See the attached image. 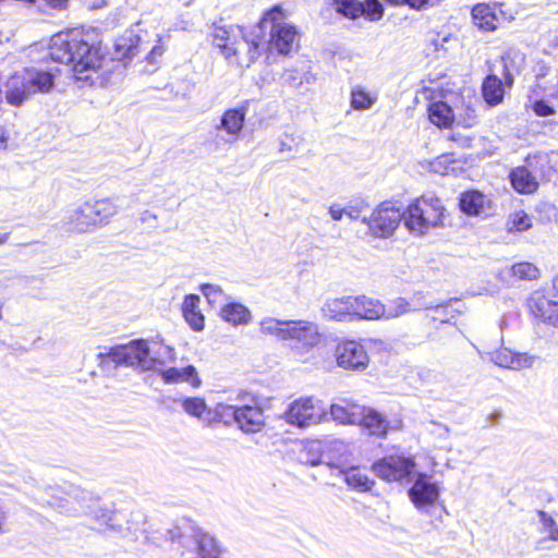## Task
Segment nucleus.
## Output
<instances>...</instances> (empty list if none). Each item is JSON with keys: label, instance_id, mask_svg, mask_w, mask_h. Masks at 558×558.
Wrapping results in <instances>:
<instances>
[{"label": "nucleus", "instance_id": "f257e3e1", "mask_svg": "<svg viewBox=\"0 0 558 558\" xmlns=\"http://www.w3.org/2000/svg\"><path fill=\"white\" fill-rule=\"evenodd\" d=\"M49 56L54 62L71 66L77 81L90 85L95 84L94 74H98L105 60L98 34L78 28L53 35Z\"/></svg>", "mask_w": 558, "mask_h": 558}, {"label": "nucleus", "instance_id": "f03ea898", "mask_svg": "<svg viewBox=\"0 0 558 558\" xmlns=\"http://www.w3.org/2000/svg\"><path fill=\"white\" fill-rule=\"evenodd\" d=\"M165 537L170 543V549L177 555L193 554L195 558H219L220 551L216 539L191 520L183 519L167 530Z\"/></svg>", "mask_w": 558, "mask_h": 558}, {"label": "nucleus", "instance_id": "7ed1b4c3", "mask_svg": "<svg viewBox=\"0 0 558 558\" xmlns=\"http://www.w3.org/2000/svg\"><path fill=\"white\" fill-rule=\"evenodd\" d=\"M213 45L220 49L221 54L229 61L246 49L247 60L235 59L240 66H250L260 56L259 41L248 40L239 26H216L213 32Z\"/></svg>", "mask_w": 558, "mask_h": 558}, {"label": "nucleus", "instance_id": "20e7f679", "mask_svg": "<svg viewBox=\"0 0 558 558\" xmlns=\"http://www.w3.org/2000/svg\"><path fill=\"white\" fill-rule=\"evenodd\" d=\"M403 213L405 227L410 232L418 235L444 223L445 207L436 196H422L409 205Z\"/></svg>", "mask_w": 558, "mask_h": 558}, {"label": "nucleus", "instance_id": "39448f33", "mask_svg": "<svg viewBox=\"0 0 558 558\" xmlns=\"http://www.w3.org/2000/svg\"><path fill=\"white\" fill-rule=\"evenodd\" d=\"M270 28L268 47L280 54H289L298 46L299 34L296 27L287 22L281 5H274L266 11L259 22V29Z\"/></svg>", "mask_w": 558, "mask_h": 558}, {"label": "nucleus", "instance_id": "423d86ee", "mask_svg": "<svg viewBox=\"0 0 558 558\" xmlns=\"http://www.w3.org/2000/svg\"><path fill=\"white\" fill-rule=\"evenodd\" d=\"M53 84L54 77L50 72L26 70L24 74H15L9 78L5 86V99L10 105L17 107L31 94L48 92Z\"/></svg>", "mask_w": 558, "mask_h": 558}, {"label": "nucleus", "instance_id": "0eeeda50", "mask_svg": "<svg viewBox=\"0 0 558 558\" xmlns=\"http://www.w3.org/2000/svg\"><path fill=\"white\" fill-rule=\"evenodd\" d=\"M106 357L117 365L131 366L141 371H150L153 366L150 345L144 339H136L126 344L111 347L106 352L97 354V359L100 361Z\"/></svg>", "mask_w": 558, "mask_h": 558}, {"label": "nucleus", "instance_id": "6e6552de", "mask_svg": "<svg viewBox=\"0 0 558 558\" xmlns=\"http://www.w3.org/2000/svg\"><path fill=\"white\" fill-rule=\"evenodd\" d=\"M327 416L324 403L312 397L300 398L291 402L283 413L290 425L306 428L319 424Z\"/></svg>", "mask_w": 558, "mask_h": 558}, {"label": "nucleus", "instance_id": "1a4fd4ad", "mask_svg": "<svg viewBox=\"0 0 558 558\" xmlns=\"http://www.w3.org/2000/svg\"><path fill=\"white\" fill-rule=\"evenodd\" d=\"M218 414L227 424L232 420L244 433H257L265 425L263 409L254 404H218Z\"/></svg>", "mask_w": 558, "mask_h": 558}, {"label": "nucleus", "instance_id": "9d476101", "mask_svg": "<svg viewBox=\"0 0 558 558\" xmlns=\"http://www.w3.org/2000/svg\"><path fill=\"white\" fill-rule=\"evenodd\" d=\"M402 220L404 213L390 203L380 204L369 217L362 218L371 234L383 239L391 236Z\"/></svg>", "mask_w": 558, "mask_h": 558}, {"label": "nucleus", "instance_id": "9b49d317", "mask_svg": "<svg viewBox=\"0 0 558 558\" xmlns=\"http://www.w3.org/2000/svg\"><path fill=\"white\" fill-rule=\"evenodd\" d=\"M287 340L292 350L307 353L320 341V333L316 323L308 320H289Z\"/></svg>", "mask_w": 558, "mask_h": 558}, {"label": "nucleus", "instance_id": "f8f14e48", "mask_svg": "<svg viewBox=\"0 0 558 558\" xmlns=\"http://www.w3.org/2000/svg\"><path fill=\"white\" fill-rule=\"evenodd\" d=\"M414 466L415 462L412 458L389 456L375 462L372 469L378 477L395 482L408 477L413 472Z\"/></svg>", "mask_w": 558, "mask_h": 558}, {"label": "nucleus", "instance_id": "ddd939ff", "mask_svg": "<svg viewBox=\"0 0 558 558\" xmlns=\"http://www.w3.org/2000/svg\"><path fill=\"white\" fill-rule=\"evenodd\" d=\"M335 355L338 366L345 369L364 371L369 361L365 348L355 340L339 342Z\"/></svg>", "mask_w": 558, "mask_h": 558}, {"label": "nucleus", "instance_id": "4468645a", "mask_svg": "<svg viewBox=\"0 0 558 558\" xmlns=\"http://www.w3.org/2000/svg\"><path fill=\"white\" fill-rule=\"evenodd\" d=\"M460 210L468 216L488 217L495 210L492 198L478 190H468L459 196Z\"/></svg>", "mask_w": 558, "mask_h": 558}, {"label": "nucleus", "instance_id": "2eb2a0df", "mask_svg": "<svg viewBox=\"0 0 558 558\" xmlns=\"http://www.w3.org/2000/svg\"><path fill=\"white\" fill-rule=\"evenodd\" d=\"M527 307L535 318L558 328V302L548 299L539 291H535L527 299Z\"/></svg>", "mask_w": 558, "mask_h": 558}, {"label": "nucleus", "instance_id": "dca6fc26", "mask_svg": "<svg viewBox=\"0 0 558 558\" xmlns=\"http://www.w3.org/2000/svg\"><path fill=\"white\" fill-rule=\"evenodd\" d=\"M439 493L437 483L432 482L427 474L421 473L409 489V497L417 508H421L433 505L439 497Z\"/></svg>", "mask_w": 558, "mask_h": 558}, {"label": "nucleus", "instance_id": "f3484780", "mask_svg": "<svg viewBox=\"0 0 558 558\" xmlns=\"http://www.w3.org/2000/svg\"><path fill=\"white\" fill-rule=\"evenodd\" d=\"M471 14L474 25L484 32L497 29L500 22L505 19L504 12L497 3H478L473 7Z\"/></svg>", "mask_w": 558, "mask_h": 558}, {"label": "nucleus", "instance_id": "a211bd4d", "mask_svg": "<svg viewBox=\"0 0 558 558\" xmlns=\"http://www.w3.org/2000/svg\"><path fill=\"white\" fill-rule=\"evenodd\" d=\"M245 116L244 107L228 109L223 112L216 130L226 132L227 138H222L225 143L232 144L239 138L244 126Z\"/></svg>", "mask_w": 558, "mask_h": 558}, {"label": "nucleus", "instance_id": "6ab92c4d", "mask_svg": "<svg viewBox=\"0 0 558 558\" xmlns=\"http://www.w3.org/2000/svg\"><path fill=\"white\" fill-rule=\"evenodd\" d=\"M535 157L529 156L525 160L526 165L519 166L511 170L510 181L513 189L521 194H530L538 189V182L530 168L533 167Z\"/></svg>", "mask_w": 558, "mask_h": 558}, {"label": "nucleus", "instance_id": "aec40b11", "mask_svg": "<svg viewBox=\"0 0 558 558\" xmlns=\"http://www.w3.org/2000/svg\"><path fill=\"white\" fill-rule=\"evenodd\" d=\"M353 311V295L328 299L322 306L323 317L338 322L352 320Z\"/></svg>", "mask_w": 558, "mask_h": 558}, {"label": "nucleus", "instance_id": "412c9836", "mask_svg": "<svg viewBox=\"0 0 558 558\" xmlns=\"http://www.w3.org/2000/svg\"><path fill=\"white\" fill-rule=\"evenodd\" d=\"M489 356L496 365L510 369L529 368L534 362V356L526 353H513L507 348L496 350L489 353Z\"/></svg>", "mask_w": 558, "mask_h": 558}, {"label": "nucleus", "instance_id": "4be33fe9", "mask_svg": "<svg viewBox=\"0 0 558 558\" xmlns=\"http://www.w3.org/2000/svg\"><path fill=\"white\" fill-rule=\"evenodd\" d=\"M353 318L357 319H381L384 313V304L373 298L366 295H353Z\"/></svg>", "mask_w": 558, "mask_h": 558}, {"label": "nucleus", "instance_id": "5701e85b", "mask_svg": "<svg viewBox=\"0 0 558 558\" xmlns=\"http://www.w3.org/2000/svg\"><path fill=\"white\" fill-rule=\"evenodd\" d=\"M363 405L347 400L330 405V416L340 424H357L363 418Z\"/></svg>", "mask_w": 558, "mask_h": 558}, {"label": "nucleus", "instance_id": "b1692460", "mask_svg": "<svg viewBox=\"0 0 558 558\" xmlns=\"http://www.w3.org/2000/svg\"><path fill=\"white\" fill-rule=\"evenodd\" d=\"M87 214L92 215L96 226L107 223L119 210V205L110 198H102L95 202L84 203Z\"/></svg>", "mask_w": 558, "mask_h": 558}, {"label": "nucleus", "instance_id": "393cba45", "mask_svg": "<svg viewBox=\"0 0 558 558\" xmlns=\"http://www.w3.org/2000/svg\"><path fill=\"white\" fill-rule=\"evenodd\" d=\"M357 424L366 428L371 435L377 437H385L389 428V422L381 413L365 407L363 418Z\"/></svg>", "mask_w": 558, "mask_h": 558}, {"label": "nucleus", "instance_id": "a878e982", "mask_svg": "<svg viewBox=\"0 0 558 558\" xmlns=\"http://www.w3.org/2000/svg\"><path fill=\"white\" fill-rule=\"evenodd\" d=\"M201 299L196 294H187L182 304V313L186 323L192 329L201 331L204 329V315L199 310Z\"/></svg>", "mask_w": 558, "mask_h": 558}, {"label": "nucleus", "instance_id": "bb28decb", "mask_svg": "<svg viewBox=\"0 0 558 558\" xmlns=\"http://www.w3.org/2000/svg\"><path fill=\"white\" fill-rule=\"evenodd\" d=\"M538 269L535 265L529 262H521L513 264L511 267H506L499 274L500 279L507 283H511V279L519 280H533L538 277Z\"/></svg>", "mask_w": 558, "mask_h": 558}, {"label": "nucleus", "instance_id": "cd10ccee", "mask_svg": "<svg viewBox=\"0 0 558 558\" xmlns=\"http://www.w3.org/2000/svg\"><path fill=\"white\" fill-rule=\"evenodd\" d=\"M482 94L485 102L495 107L504 100L505 88L501 80L495 74L485 77L482 84Z\"/></svg>", "mask_w": 558, "mask_h": 558}, {"label": "nucleus", "instance_id": "c85d7f7f", "mask_svg": "<svg viewBox=\"0 0 558 558\" xmlns=\"http://www.w3.org/2000/svg\"><path fill=\"white\" fill-rule=\"evenodd\" d=\"M66 223L69 225V230L75 231L78 233L88 232L92 229L96 228V223L92 215L87 214V208L85 204L73 209L66 217Z\"/></svg>", "mask_w": 558, "mask_h": 558}, {"label": "nucleus", "instance_id": "c756f323", "mask_svg": "<svg viewBox=\"0 0 558 558\" xmlns=\"http://www.w3.org/2000/svg\"><path fill=\"white\" fill-rule=\"evenodd\" d=\"M162 380L166 384H174L180 381L190 383L193 386L199 385V379L194 366L189 365L183 368L169 367L159 369Z\"/></svg>", "mask_w": 558, "mask_h": 558}, {"label": "nucleus", "instance_id": "7c9ffc66", "mask_svg": "<svg viewBox=\"0 0 558 558\" xmlns=\"http://www.w3.org/2000/svg\"><path fill=\"white\" fill-rule=\"evenodd\" d=\"M220 316L234 326L246 325L252 318L250 310L238 302H227L220 310Z\"/></svg>", "mask_w": 558, "mask_h": 558}, {"label": "nucleus", "instance_id": "2f4dec72", "mask_svg": "<svg viewBox=\"0 0 558 558\" xmlns=\"http://www.w3.org/2000/svg\"><path fill=\"white\" fill-rule=\"evenodd\" d=\"M117 56L121 59H132L136 57L143 49L137 35L126 32L119 37L114 44Z\"/></svg>", "mask_w": 558, "mask_h": 558}, {"label": "nucleus", "instance_id": "473e14b6", "mask_svg": "<svg viewBox=\"0 0 558 558\" xmlns=\"http://www.w3.org/2000/svg\"><path fill=\"white\" fill-rule=\"evenodd\" d=\"M428 117L438 128H450L454 121L452 108L445 101H434L428 107Z\"/></svg>", "mask_w": 558, "mask_h": 558}, {"label": "nucleus", "instance_id": "72a5a7b5", "mask_svg": "<svg viewBox=\"0 0 558 558\" xmlns=\"http://www.w3.org/2000/svg\"><path fill=\"white\" fill-rule=\"evenodd\" d=\"M342 475L348 486L360 493L369 492L375 484V482L357 466L343 470Z\"/></svg>", "mask_w": 558, "mask_h": 558}, {"label": "nucleus", "instance_id": "f704fd0d", "mask_svg": "<svg viewBox=\"0 0 558 558\" xmlns=\"http://www.w3.org/2000/svg\"><path fill=\"white\" fill-rule=\"evenodd\" d=\"M281 78L290 87L300 88L304 84H314L316 75L304 64L301 69H287Z\"/></svg>", "mask_w": 558, "mask_h": 558}, {"label": "nucleus", "instance_id": "c9c22d12", "mask_svg": "<svg viewBox=\"0 0 558 558\" xmlns=\"http://www.w3.org/2000/svg\"><path fill=\"white\" fill-rule=\"evenodd\" d=\"M151 344L150 360L153 362V366L150 371H159L168 363H172L174 361L173 348L163 344L161 341H151Z\"/></svg>", "mask_w": 558, "mask_h": 558}, {"label": "nucleus", "instance_id": "e433bc0d", "mask_svg": "<svg viewBox=\"0 0 558 558\" xmlns=\"http://www.w3.org/2000/svg\"><path fill=\"white\" fill-rule=\"evenodd\" d=\"M82 508L86 514L92 515L95 520L110 525L111 529L122 533L121 529H118L114 524H110V522L113 521L114 515V512L110 507L101 506L98 500H96L93 501L92 505L82 506Z\"/></svg>", "mask_w": 558, "mask_h": 558}, {"label": "nucleus", "instance_id": "4c0bfd02", "mask_svg": "<svg viewBox=\"0 0 558 558\" xmlns=\"http://www.w3.org/2000/svg\"><path fill=\"white\" fill-rule=\"evenodd\" d=\"M289 320H280L272 317H266L259 323L262 333L275 336L279 340H287Z\"/></svg>", "mask_w": 558, "mask_h": 558}, {"label": "nucleus", "instance_id": "58836bf2", "mask_svg": "<svg viewBox=\"0 0 558 558\" xmlns=\"http://www.w3.org/2000/svg\"><path fill=\"white\" fill-rule=\"evenodd\" d=\"M337 13L355 20L361 16L362 1L360 0H332Z\"/></svg>", "mask_w": 558, "mask_h": 558}, {"label": "nucleus", "instance_id": "ea45409f", "mask_svg": "<svg viewBox=\"0 0 558 558\" xmlns=\"http://www.w3.org/2000/svg\"><path fill=\"white\" fill-rule=\"evenodd\" d=\"M410 303L403 298H397L387 304H384L381 319H393L411 311Z\"/></svg>", "mask_w": 558, "mask_h": 558}, {"label": "nucleus", "instance_id": "a19ab883", "mask_svg": "<svg viewBox=\"0 0 558 558\" xmlns=\"http://www.w3.org/2000/svg\"><path fill=\"white\" fill-rule=\"evenodd\" d=\"M376 101V97L372 96L364 88L356 86L351 90V106L354 110L369 109Z\"/></svg>", "mask_w": 558, "mask_h": 558}, {"label": "nucleus", "instance_id": "79ce46f5", "mask_svg": "<svg viewBox=\"0 0 558 558\" xmlns=\"http://www.w3.org/2000/svg\"><path fill=\"white\" fill-rule=\"evenodd\" d=\"M361 11V16L371 22H377L383 19L385 8L379 0H364L362 1Z\"/></svg>", "mask_w": 558, "mask_h": 558}, {"label": "nucleus", "instance_id": "37998d69", "mask_svg": "<svg viewBox=\"0 0 558 558\" xmlns=\"http://www.w3.org/2000/svg\"><path fill=\"white\" fill-rule=\"evenodd\" d=\"M201 291L211 305L229 302V296L217 284L203 283L201 284Z\"/></svg>", "mask_w": 558, "mask_h": 558}, {"label": "nucleus", "instance_id": "c03bdc74", "mask_svg": "<svg viewBox=\"0 0 558 558\" xmlns=\"http://www.w3.org/2000/svg\"><path fill=\"white\" fill-rule=\"evenodd\" d=\"M504 70L520 73L524 64V54L515 49L508 50L502 57Z\"/></svg>", "mask_w": 558, "mask_h": 558}, {"label": "nucleus", "instance_id": "a18cd8bd", "mask_svg": "<svg viewBox=\"0 0 558 558\" xmlns=\"http://www.w3.org/2000/svg\"><path fill=\"white\" fill-rule=\"evenodd\" d=\"M426 308L434 310L441 323H449L457 314L462 313L460 307L452 308L451 301L446 304L427 305Z\"/></svg>", "mask_w": 558, "mask_h": 558}, {"label": "nucleus", "instance_id": "49530a36", "mask_svg": "<svg viewBox=\"0 0 558 558\" xmlns=\"http://www.w3.org/2000/svg\"><path fill=\"white\" fill-rule=\"evenodd\" d=\"M183 410L193 416L201 417L206 410V403L204 399L198 397H189L182 400Z\"/></svg>", "mask_w": 558, "mask_h": 558}, {"label": "nucleus", "instance_id": "de8ad7c7", "mask_svg": "<svg viewBox=\"0 0 558 558\" xmlns=\"http://www.w3.org/2000/svg\"><path fill=\"white\" fill-rule=\"evenodd\" d=\"M537 515L542 523V532L547 533L549 539L558 541V526L555 520L543 510H538Z\"/></svg>", "mask_w": 558, "mask_h": 558}, {"label": "nucleus", "instance_id": "09e8293b", "mask_svg": "<svg viewBox=\"0 0 558 558\" xmlns=\"http://www.w3.org/2000/svg\"><path fill=\"white\" fill-rule=\"evenodd\" d=\"M146 523V518L145 515L137 511V512H133L131 514V520L128 522V526H126V530H128V533L123 534V536H134L135 538L137 537L136 535V532L141 531V532H145V529H144V525Z\"/></svg>", "mask_w": 558, "mask_h": 558}, {"label": "nucleus", "instance_id": "8fccbe9b", "mask_svg": "<svg viewBox=\"0 0 558 558\" xmlns=\"http://www.w3.org/2000/svg\"><path fill=\"white\" fill-rule=\"evenodd\" d=\"M532 226V220L524 211L515 213L509 222L510 231H525Z\"/></svg>", "mask_w": 558, "mask_h": 558}, {"label": "nucleus", "instance_id": "3c124183", "mask_svg": "<svg viewBox=\"0 0 558 558\" xmlns=\"http://www.w3.org/2000/svg\"><path fill=\"white\" fill-rule=\"evenodd\" d=\"M300 142L301 138L299 136L284 134L280 140L279 150L281 153L292 151L294 147H296L300 144Z\"/></svg>", "mask_w": 558, "mask_h": 558}, {"label": "nucleus", "instance_id": "603ef678", "mask_svg": "<svg viewBox=\"0 0 558 558\" xmlns=\"http://www.w3.org/2000/svg\"><path fill=\"white\" fill-rule=\"evenodd\" d=\"M533 111L539 117H548L555 113L554 107L543 99L534 101Z\"/></svg>", "mask_w": 558, "mask_h": 558}, {"label": "nucleus", "instance_id": "864d4df0", "mask_svg": "<svg viewBox=\"0 0 558 558\" xmlns=\"http://www.w3.org/2000/svg\"><path fill=\"white\" fill-rule=\"evenodd\" d=\"M364 204L361 202L357 205H349L345 208V216H348L352 220H357L361 218V213L363 210Z\"/></svg>", "mask_w": 558, "mask_h": 558}, {"label": "nucleus", "instance_id": "5fc2aeb1", "mask_svg": "<svg viewBox=\"0 0 558 558\" xmlns=\"http://www.w3.org/2000/svg\"><path fill=\"white\" fill-rule=\"evenodd\" d=\"M329 214L335 221H340L343 216H345V208H342L337 204H332L329 207Z\"/></svg>", "mask_w": 558, "mask_h": 558}, {"label": "nucleus", "instance_id": "6e6d98bb", "mask_svg": "<svg viewBox=\"0 0 558 558\" xmlns=\"http://www.w3.org/2000/svg\"><path fill=\"white\" fill-rule=\"evenodd\" d=\"M141 221L148 225V227L155 228L157 216L149 210H145L141 214Z\"/></svg>", "mask_w": 558, "mask_h": 558}, {"label": "nucleus", "instance_id": "4d7b16f0", "mask_svg": "<svg viewBox=\"0 0 558 558\" xmlns=\"http://www.w3.org/2000/svg\"><path fill=\"white\" fill-rule=\"evenodd\" d=\"M163 50L165 49L161 45H155L146 57L147 61L154 63L156 61V58L160 57L163 53Z\"/></svg>", "mask_w": 558, "mask_h": 558}, {"label": "nucleus", "instance_id": "13d9d810", "mask_svg": "<svg viewBox=\"0 0 558 558\" xmlns=\"http://www.w3.org/2000/svg\"><path fill=\"white\" fill-rule=\"evenodd\" d=\"M428 0H403V3L415 10H421L427 4Z\"/></svg>", "mask_w": 558, "mask_h": 558}, {"label": "nucleus", "instance_id": "bf43d9fd", "mask_svg": "<svg viewBox=\"0 0 558 558\" xmlns=\"http://www.w3.org/2000/svg\"><path fill=\"white\" fill-rule=\"evenodd\" d=\"M9 133L5 129L0 128V149H5L8 146Z\"/></svg>", "mask_w": 558, "mask_h": 558}, {"label": "nucleus", "instance_id": "052dcab7", "mask_svg": "<svg viewBox=\"0 0 558 558\" xmlns=\"http://www.w3.org/2000/svg\"><path fill=\"white\" fill-rule=\"evenodd\" d=\"M514 74V72L504 70L505 83L508 87H511L513 85Z\"/></svg>", "mask_w": 558, "mask_h": 558}, {"label": "nucleus", "instance_id": "680f3d73", "mask_svg": "<svg viewBox=\"0 0 558 558\" xmlns=\"http://www.w3.org/2000/svg\"><path fill=\"white\" fill-rule=\"evenodd\" d=\"M470 119L472 120V122H470L468 126H472L475 123L476 117L473 114L472 117H470Z\"/></svg>", "mask_w": 558, "mask_h": 558}, {"label": "nucleus", "instance_id": "e2e57ef3", "mask_svg": "<svg viewBox=\"0 0 558 558\" xmlns=\"http://www.w3.org/2000/svg\"><path fill=\"white\" fill-rule=\"evenodd\" d=\"M554 288L558 291V276L554 279Z\"/></svg>", "mask_w": 558, "mask_h": 558}, {"label": "nucleus", "instance_id": "0e129e2a", "mask_svg": "<svg viewBox=\"0 0 558 558\" xmlns=\"http://www.w3.org/2000/svg\"><path fill=\"white\" fill-rule=\"evenodd\" d=\"M312 465H315V464H318L319 463V460H311L308 461Z\"/></svg>", "mask_w": 558, "mask_h": 558}, {"label": "nucleus", "instance_id": "69168bd1", "mask_svg": "<svg viewBox=\"0 0 558 558\" xmlns=\"http://www.w3.org/2000/svg\"><path fill=\"white\" fill-rule=\"evenodd\" d=\"M83 494V499H85V497L88 495L87 493H82Z\"/></svg>", "mask_w": 558, "mask_h": 558}]
</instances>
